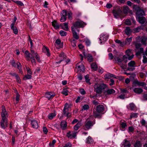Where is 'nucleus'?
<instances>
[{"label": "nucleus", "instance_id": "nucleus-6", "mask_svg": "<svg viewBox=\"0 0 147 147\" xmlns=\"http://www.w3.org/2000/svg\"><path fill=\"white\" fill-rule=\"evenodd\" d=\"M2 119H7L8 116L7 112L6 111L5 107L3 105L2 106V112L1 113Z\"/></svg>", "mask_w": 147, "mask_h": 147}, {"label": "nucleus", "instance_id": "nucleus-49", "mask_svg": "<svg viewBox=\"0 0 147 147\" xmlns=\"http://www.w3.org/2000/svg\"><path fill=\"white\" fill-rule=\"evenodd\" d=\"M146 85L144 82H138V86H144Z\"/></svg>", "mask_w": 147, "mask_h": 147}, {"label": "nucleus", "instance_id": "nucleus-61", "mask_svg": "<svg viewBox=\"0 0 147 147\" xmlns=\"http://www.w3.org/2000/svg\"><path fill=\"white\" fill-rule=\"evenodd\" d=\"M11 64L12 65V66L14 67H16L17 63H16L15 61L14 60H12L11 62Z\"/></svg>", "mask_w": 147, "mask_h": 147}, {"label": "nucleus", "instance_id": "nucleus-33", "mask_svg": "<svg viewBox=\"0 0 147 147\" xmlns=\"http://www.w3.org/2000/svg\"><path fill=\"white\" fill-rule=\"evenodd\" d=\"M81 125V123L80 122L78 123L74 126V128L75 130H77Z\"/></svg>", "mask_w": 147, "mask_h": 147}, {"label": "nucleus", "instance_id": "nucleus-20", "mask_svg": "<svg viewBox=\"0 0 147 147\" xmlns=\"http://www.w3.org/2000/svg\"><path fill=\"white\" fill-rule=\"evenodd\" d=\"M137 15L138 16H142L145 15V13L143 10L140 9L137 11L136 12Z\"/></svg>", "mask_w": 147, "mask_h": 147}, {"label": "nucleus", "instance_id": "nucleus-60", "mask_svg": "<svg viewBox=\"0 0 147 147\" xmlns=\"http://www.w3.org/2000/svg\"><path fill=\"white\" fill-rule=\"evenodd\" d=\"M143 62L144 63H146L147 62V58L146 57L145 55H144L143 56Z\"/></svg>", "mask_w": 147, "mask_h": 147}, {"label": "nucleus", "instance_id": "nucleus-26", "mask_svg": "<svg viewBox=\"0 0 147 147\" xmlns=\"http://www.w3.org/2000/svg\"><path fill=\"white\" fill-rule=\"evenodd\" d=\"M43 51L47 53V55L48 56H49L50 55V53L49 52V50L46 47H44L42 49Z\"/></svg>", "mask_w": 147, "mask_h": 147}, {"label": "nucleus", "instance_id": "nucleus-47", "mask_svg": "<svg viewBox=\"0 0 147 147\" xmlns=\"http://www.w3.org/2000/svg\"><path fill=\"white\" fill-rule=\"evenodd\" d=\"M30 56H33V55L36 56V55H38L37 53L36 52H35L34 50H30Z\"/></svg>", "mask_w": 147, "mask_h": 147}, {"label": "nucleus", "instance_id": "nucleus-1", "mask_svg": "<svg viewBox=\"0 0 147 147\" xmlns=\"http://www.w3.org/2000/svg\"><path fill=\"white\" fill-rule=\"evenodd\" d=\"M127 55H124L122 59L118 57H115L114 59L117 61V63L119 65L121 68L123 69H125L127 68V65L126 63L127 61Z\"/></svg>", "mask_w": 147, "mask_h": 147}, {"label": "nucleus", "instance_id": "nucleus-36", "mask_svg": "<svg viewBox=\"0 0 147 147\" xmlns=\"http://www.w3.org/2000/svg\"><path fill=\"white\" fill-rule=\"evenodd\" d=\"M15 2L17 4L19 5L20 6H23L24 5V4L20 1H15L14 0H11Z\"/></svg>", "mask_w": 147, "mask_h": 147}, {"label": "nucleus", "instance_id": "nucleus-42", "mask_svg": "<svg viewBox=\"0 0 147 147\" xmlns=\"http://www.w3.org/2000/svg\"><path fill=\"white\" fill-rule=\"evenodd\" d=\"M142 43L144 46H146L147 44V42L146 41V39L145 38H143L141 40Z\"/></svg>", "mask_w": 147, "mask_h": 147}, {"label": "nucleus", "instance_id": "nucleus-25", "mask_svg": "<svg viewBox=\"0 0 147 147\" xmlns=\"http://www.w3.org/2000/svg\"><path fill=\"white\" fill-rule=\"evenodd\" d=\"M52 25L56 29H58L59 28V25L56 21L54 20L53 22H52Z\"/></svg>", "mask_w": 147, "mask_h": 147}, {"label": "nucleus", "instance_id": "nucleus-4", "mask_svg": "<svg viewBox=\"0 0 147 147\" xmlns=\"http://www.w3.org/2000/svg\"><path fill=\"white\" fill-rule=\"evenodd\" d=\"M85 24V23L82 21H77L73 24V26H71V28H74V29L77 30L79 32V28L83 27Z\"/></svg>", "mask_w": 147, "mask_h": 147}, {"label": "nucleus", "instance_id": "nucleus-10", "mask_svg": "<svg viewBox=\"0 0 147 147\" xmlns=\"http://www.w3.org/2000/svg\"><path fill=\"white\" fill-rule=\"evenodd\" d=\"M131 50L130 49H128L125 51L126 54L125 55L127 56V59L129 60L132 59L134 57V55L133 54H132L131 55Z\"/></svg>", "mask_w": 147, "mask_h": 147}, {"label": "nucleus", "instance_id": "nucleus-28", "mask_svg": "<svg viewBox=\"0 0 147 147\" xmlns=\"http://www.w3.org/2000/svg\"><path fill=\"white\" fill-rule=\"evenodd\" d=\"M91 68L94 71H96L98 69V66L96 63H92L91 65Z\"/></svg>", "mask_w": 147, "mask_h": 147}, {"label": "nucleus", "instance_id": "nucleus-58", "mask_svg": "<svg viewBox=\"0 0 147 147\" xmlns=\"http://www.w3.org/2000/svg\"><path fill=\"white\" fill-rule=\"evenodd\" d=\"M43 131L45 134H47L48 132V130L46 127H43Z\"/></svg>", "mask_w": 147, "mask_h": 147}, {"label": "nucleus", "instance_id": "nucleus-21", "mask_svg": "<svg viewBox=\"0 0 147 147\" xmlns=\"http://www.w3.org/2000/svg\"><path fill=\"white\" fill-rule=\"evenodd\" d=\"M134 92L138 94H141L143 91V90L140 88H134L133 89Z\"/></svg>", "mask_w": 147, "mask_h": 147}, {"label": "nucleus", "instance_id": "nucleus-38", "mask_svg": "<svg viewBox=\"0 0 147 147\" xmlns=\"http://www.w3.org/2000/svg\"><path fill=\"white\" fill-rule=\"evenodd\" d=\"M113 75L110 74H105L104 76V77L105 79H110L112 77H113Z\"/></svg>", "mask_w": 147, "mask_h": 147}, {"label": "nucleus", "instance_id": "nucleus-44", "mask_svg": "<svg viewBox=\"0 0 147 147\" xmlns=\"http://www.w3.org/2000/svg\"><path fill=\"white\" fill-rule=\"evenodd\" d=\"M135 107L136 106L133 103H131L129 104V108L131 110H134Z\"/></svg>", "mask_w": 147, "mask_h": 147}, {"label": "nucleus", "instance_id": "nucleus-8", "mask_svg": "<svg viewBox=\"0 0 147 147\" xmlns=\"http://www.w3.org/2000/svg\"><path fill=\"white\" fill-rule=\"evenodd\" d=\"M8 121L7 119H2L0 122V125L1 127L3 129H5L8 126Z\"/></svg>", "mask_w": 147, "mask_h": 147}, {"label": "nucleus", "instance_id": "nucleus-63", "mask_svg": "<svg viewBox=\"0 0 147 147\" xmlns=\"http://www.w3.org/2000/svg\"><path fill=\"white\" fill-rule=\"evenodd\" d=\"M28 74H29L31 75L32 74V71L31 69L29 67H27L26 68Z\"/></svg>", "mask_w": 147, "mask_h": 147}, {"label": "nucleus", "instance_id": "nucleus-15", "mask_svg": "<svg viewBox=\"0 0 147 147\" xmlns=\"http://www.w3.org/2000/svg\"><path fill=\"white\" fill-rule=\"evenodd\" d=\"M55 95V94L51 92H47L45 94L46 97L49 100L52 98Z\"/></svg>", "mask_w": 147, "mask_h": 147}, {"label": "nucleus", "instance_id": "nucleus-62", "mask_svg": "<svg viewBox=\"0 0 147 147\" xmlns=\"http://www.w3.org/2000/svg\"><path fill=\"white\" fill-rule=\"evenodd\" d=\"M128 130L129 132H133L134 130V129L132 127H128Z\"/></svg>", "mask_w": 147, "mask_h": 147}, {"label": "nucleus", "instance_id": "nucleus-9", "mask_svg": "<svg viewBox=\"0 0 147 147\" xmlns=\"http://www.w3.org/2000/svg\"><path fill=\"white\" fill-rule=\"evenodd\" d=\"M113 13L114 17L116 18L119 17L122 13L121 11L119 9L113 10Z\"/></svg>", "mask_w": 147, "mask_h": 147}, {"label": "nucleus", "instance_id": "nucleus-14", "mask_svg": "<svg viewBox=\"0 0 147 147\" xmlns=\"http://www.w3.org/2000/svg\"><path fill=\"white\" fill-rule=\"evenodd\" d=\"M108 36L106 34H102L100 38V40L101 41H102L100 42L101 43H102V42H105L108 39Z\"/></svg>", "mask_w": 147, "mask_h": 147}, {"label": "nucleus", "instance_id": "nucleus-53", "mask_svg": "<svg viewBox=\"0 0 147 147\" xmlns=\"http://www.w3.org/2000/svg\"><path fill=\"white\" fill-rule=\"evenodd\" d=\"M25 54L26 55L25 57L26 58H29L30 57V53H29V52L28 51H26L25 52Z\"/></svg>", "mask_w": 147, "mask_h": 147}, {"label": "nucleus", "instance_id": "nucleus-37", "mask_svg": "<svg viewBox=\"0 0 147 147\" xmlns=\"http://www.w3.org/2000/svg\"><path fill=\"white\" fill-rule=\"evenodd\" d=\"M120 125L121 126V127L122 129L125 128V127L127 126L126 122L125 121L123 122H120Z\"/></svg>", "mask_w": 147, "mask_h": 147}, {"label": "nucleus", "instance_id": "nucleus-24", "mask_svg": "<svg viewBox=\"0 0 147 147\" xmlns=\"http://www.w3.org/2000/svg\"><path fill=\"white\" fill-rule=\"evenodd\" d=\"M84 57L85 58L86 57L88 59V61L89 62H91L93 61V59L92 56L90 54H88L86 56L85 54H84Z\"/></svg>", "mask_w": 147, "mask_h": 147}, {"label": "nucleus", "instance_id": "nucleus-29", "mask_svg": "<svg viewBox=\"0 0 147 147\" xmlns=\"http://www.w3.org/2000/svg\"><path fill=\"white\" fill-rule=\"evenodd\" d=\"M123 145L124 147H130L131 146L130 142L126 139L124 140Z\"/></svg>", "mask_w": 147, "mask_h": 147}, {"label": "nucleus", "instance_id": "nucleus-11", "mask_svg": "<svg viewBox=\"0 0 147 147\" xmlns=\"http://www.w3.org/2000/svg\"><path fill=\"white\" fill-rule=\"evenodd\" d=\"M62 14L60 21L61 22H65L66 20V16H67V12L66 11H63L62 12Z\"/></svg>", "mask_w": 147, "mask_h": 147}, {"label": "nucleus", "instance_id": "nucleus-40", "mask_svg": "<svg viewBox=\"0 0 147 147\" xmlns=\"http://www.w3.org/2000/svg\"><path fill=\"white\" fill-rule=\"evenodd\" d=\"M56 115V114L55 113H50L48 117L49 119H52L53 118L55 117Z\"/></svg>", "mask_w": 147, "mask_h": 147}, {"label": "nucleus", "instance_id": "nucleus-50", "mask_svg": "<svg viewBox=\"0 0 147 147\" xmlns=\"http://www.w3.org/2000/svg\"><path fill=\"white\" fill-rule=\"evenodd\" d=\"M56 142V141L55 140H53L51 142H50L49 144V146L50 147H53L54 145Z\"/></svg>", "mask_w": 147, "mask_h": 147}, {"label": "nucleus", "instance_id": "nucleus-19", "mask_svg": "<svg viewBox=\"0 0 147 147\" xmlns=\"http://www.w3.org/2000/svg\"><path fill=\"white\" fill-rule=\"evenodd\" d=\"M124 31L125 34L129 36L132 32V30L130 29L129 27H126Z\"/></svg>", "mask_w": 147, "mask_h": 147}, {"label": "nucleus", "instance_id": "nucleus-5", "mask_svg": "<svg viewBox=\"0 0 147 147\" xmlns=\"http://www.w3.org/2000/svg\"><path fill=\"white\" fill-rule=\"evenodd\" d=\"M107 88L106 84H100L95 89V91L98 93H101L102 90L105 89Z\"/></svg>", "mask_w": 147, "mask_h": 147}, {"label": "nucleus", "instance_id": "nucleus-34", "mask_svg": "<svg viewBox=\"0 0 147 147\" xmlns=\"http://www.w3.org/2000/svg\"><path fill=\"white\" fill-rule=\"evenodd\" d=\"M129 11V8L128 6H126L123 7V11L125 14L127 13Z\"/></svg>", "mask_w": 147, "mask_h": 147}, {"label": "nucleus", "instance_id": "nucleus-2", "mask_svg": "<svg viewBox=\"0 0 147 147\" xmlns=\"http://www.w3.org/2000/svg\"><path fill=\"white\" fill-rule=\"evenodd\" d=\"M104 110L105 107L103 105H98L96 108V111H93V116L96 118H101V115L100 114H102Z\"/></svg>", "mask_w": 147, "mask_h": 147}, {"label": "nucleus", "instance_id": "nucleus-43", "mask_svg": "<svg viewBox=\"0 0 147 147\" xmlns=\"http://www.w3.org/2000/svg\"><path fill=\"white\" fill-rule=\"evenodd\" d=\"M140 142L139 141H137L134 144V146L135 147H140Z\"/></svg>", "mask_w": 147, "mask_h": 147}, {"label": "nucleus", "instance_id": "nucleus-31", "mask_svg": "<svg viewBox=\"0 0 147 147\" xmlns=\"http://www.w3.org/2000/svg\"><path fill=\"white\" fill-rule=\"evenodd\" d=\"M134 44L137 49L139 48L142 46V45L140 43L137 42H134Z\"/></svg>", "mask_w": 147, "mask_h": 147}, {"label": "nucleus", "instance_id": "nucleus-55", "mask_svg": "<svg viewBox=\"0 0 147 147\" xmlns=\"http://www.w3.org/2000/svg\"><path fill=\"white\" fill-rule=\"evenodd\" d=\"M137 117V114L136 113H132L130 115V117Z\"/></svg>", "mask_w": 147, "mask_h": 147}, {"label": "nucleus", "instance_id": "nucleus-16", "mask_svg": "<svg viewBox=\"0 0 147 147\" xmlns=\"http://www.w3.org/2000/svg\"><path fill=\"white\" fill-rule=\"evenodd\" d=\"M68 111L69 109H64L63 111V115L67 118L70 117L71 115V114L69 113Z\"/></svg>", "mask_w": 147, "mask_h": 147}, {"label": "nucleus", "instance_id": "nucleus-27", "mask_svg": "<svg viewBox=\"0 0 147 147\" xmlns=\"http://www.w3.org/2000/svg\"><path fill=\"white\" fill-rule=\"evenodd\" d=\"M59 56L60 57L63 58V59H61L58 62H56V63H60L62 61L66 59L65 58V56L64 55V53L63 52L60 53Z\"/></svg>", "mask_w": 147, "mask_h": 147}, {"label": "nucleus", "instance_id": "nucleus-64", "mask_svg": "<svg viewBox=\"0 0 147 147\" xmlns=\"http://www.w3.org/2000/svg\"><path fill=\"white\" fill-rule=\"evenodd\" d=\"M71 143L69 142L65 144L63 147H71Z\"/></svg>", "mask_w": 147, "mask_h": 147}, {"label": "nucleus", "instance_id": "nucleus-17", "mask_svg": "<svg viewBox=\"0 0 147 147\" xmlns=\"http://www.w3.org/2000/svg\"><path fill=\"white\" fill-rule=\"evenodd\" d=\"M115 92V91L113 89H110L104 92V94L105 95L107 94H111L114 93Z\"/></svg>", "mask_w": 147, "mask_h": 147}, {"label": "nucleus", "instance_id": "nucleus-52", "mask_svg": "<svg viewBox=\"0 0 147 147\" xmlns=\"http://www.w3.org/2000/svg\"><path fill=\"white\" fill-rule=\"evenodd\" d=\"M79 91L80 93L82 95H84L86 94V92L83 88H80Z\"/></svg>", "mask_w": 147, "mask_h": 147}, {"label": "nucleus", "instance_id": "nucleus-18", "mask_svg": "<svg viewBox=\"0 0 147 147\" xmlns=\"http://www.w3.org/2000/svg\"><path fill=\"white\" fill-rule=\"evenodd\" d=\"M71 30L74 38L76 40L78 39L79 38V36L76 32V31H77V30L74 29V28H71Z\"/></svg>", "mask_w": 147, "mask_h": 147}, {"label": "nucleus", "instance_id": "nucleus-22", "mask_svg": "<svg viewBox=\"0 0 147 147\" xmlns=\"http://www.w3.org/2000/svg\"><path fill=\"white\" fill-rule=\"evenodd\" d=\"M61 129L63 130H65L66 129L67 126V122L65 121H63L61 123Z\"/></svg>", "mask_w": 147, "mask_h": 147}, {"label": "nucleus", "instance_id": "nucleus-45", "mask_svg": "<svg viewBox=\"0 0 147 147\" xmlns=\"http://www.w3.org/2000/svg\"><path fill=\"white\" fill-rule=\"evenodd\" d=\"M125 24L127 25H130L131 24V21L129 19H127L125 22Z\"/></svg>", "mask_w": 147, "mask_h": 147}, {"label": "nucleus", "instance_id": "nucleus-56", "mask_svg": "<svg viewBox=\"0 0 147 147\" xmlns=\"http://www.w3.org/2000/svg\"><path fill=\"white\" fill-rule=\"evenodd\" d=\"M31 75L29 74L26 75L25 76L24 78L25 79V80L30 79L32 77Z\"/></svg>", "mask_w": 147, "mask_h": 147}, {"label": "nucleus", "instance_id": "nucleus-39", "mask_svg": "<svg viewBox=\"0 0 147 147\" xmlns=\"http://www.w3.org/2000/svg\"><path fill=\"white\" fill-rule=\"evenodd\" d=\"M77 133V132L76 131H73L72 132L70 136H69V138H75L76 136V134Z\"/></svg>", "mask_w": 147, "mask_h": 147}, {"label": "nucleus", "instance_id": "nucleus-13", "mask_svg": "<svg viewBox=\"0 0 147 147\" xmlns=\"http://www.w3.org/2000/svg\"><path fill=\"white\" fill-rule=\"evenodd\" d=\"M80 63H79L76 65V66L78 67V70L80 72H83L84 70V66L82 64L80 65Z\"/></svg>", "mask_w": 147, "mask_h": 147}, {"label": "nucleus", "instance_id": "nucleus-46", "mask_svg": "<svg viewBox=\"0 0 147 147\" xmlns=\"http://www.w3.org/2000/svg\"><path fill=\"white\" fill-rule=\"evenodd\" d=\"M59 34L61 36H66L67 33L66 32L61 30L59 32Z\"/></svg>", "mask_w": 147, "mask_h": 147}, {"label": "nucleus", "instance_id": "nucleus-59", "mask_svg": "<svg viewBox=\"0 0 147 147\" xmlns=\"http://www.w3.org/2000/svg\"><path fill=\"white\" fill-rule=\"evenodd\" d=\"M83 108L84 110H87L89 109V106L88 105H85L83 106Z\"/></svg>", "mask_w": 147, "mask_h": 147}, {"label": "nucleus", "instance_id": "nucleus-3", "mask_svg": "<svg viewBox=\"0 0 147 147\" xmlns=\"http://www.w3.org/2000/svg\"><path fill=\"white\" fill-rule=\"evenodd\" d=\"M95 123L94 121H91L90 120V117H89L85 121L84 125L83 126V128L86 131L88 130L91 129Z\"/></svg>", "mask_w": 147, "mask_h": 147}, {"label": "nucleus", "instance_id": "nucleus-57", "mask_svg": "<svg viewBox=\"0 0 147 147\" xmlns=\"http://www.w3.org/2000/svg\"><path fill=\"white\" fill-rule=\"evenodd\" d=\"M89 76L88 75H87L85 76L86 81L87 83H89L90 80L89 79Z\"/></svg>", "mask_w": 147, "mask_h": 147}, {"label": "nucleus", "instance_id": "nucleus-54", "mask_svg": "<svg viewBox=\"0 0 147 147\" xmlns=\"http://www.w3.org/2000/svg\"><path fill=\"white\" fill-rule=\"evenodd\" d=\"M141 27H138L134 29V30L135 32H140L141 30Z\"/></svg>", "mask_w": 147, "mask_h": 147}, {"label": "nucleus", "instance_id": "nucleus-12", "mask_svg": "<svg viewBox=\"0 0 147 147\" xmlns=\"http://www.w3.org/2000/svg\"><path fill=\"white\" fill-rule=\"evenodd\" d=\"M138 21L139 23L141 24H144L145 23L147 22L146 18L143 16L138 17Z\"/></svg>", "mask_w": 147, "mask_h": 147}, {"label": "nucleus", "instance_id": "nucleus-7", "mask_svg": "<svg viewBox=\"0 0 147 147\" xmlns=\"http://www.w3.org/2000/svg\"><path fill=\"white\" fill-rule=\"evenodd\" d=\"M129 67L127 70L129 71H133L135 69V67L136 66L135 62L134 61H131L128 64Z\"/></svg>", "mask_w": 147, "mask_h": 147}, {"label": "nucleus", "instance_id": "nucleus-32", "mask_svg": "<svg viewBox=\"0 0 147 147\" xmlns=\"http://www.w3.org/2000/svg\"><path fill=\"white\" fill-rule=\"evenodd\" d=\"M62 28L65 31L68 30L69 29L68 24L66 23H64L63 26H62Z\"/></svg>", "mask_w": 147, "mask_h": 147}, {"label": "nucleus", "instance_id": "nucleus-41", "mask_svg": "<svg viewBox=\"0 0 147 147\" xmlns=\"http://www.w3.org/2000/svg\"><path fill=\"white\" fill-rule=\"evenodd\" d=\"M132 37H130L128 38H127L126 39L125 42L127 44L129 45L130 44V42L132 41Z\"/></svg>", "mask_w": 147, "mask_h": 147}, {"label": "nucleus", "instance_id": "nucleus-23", "mask_svg": "<svg viewBox=\"0 0 147 147\" xmlns=\"http://www.w3.org/2000/svg\"><path fill=\"white\" fill-rule=\"evenodd\" d=\"M31 125L32 127L34 128L37 129L38 127L37 122L36 120H33L31 121Z\"/></svg>", "mask_w": 147, "mask_h": 147}, {"label": "nucleus", "instance_id": "nucleus-35", "mask_svg": "<svg viewBox=\"0 0 147 147\" xmlns=\"http://www.w3.org/2000/svg\"><path fill=\"white\" fill-rule=\"evenodd\" d=\"M11 29L12 30L13 33L15 34H17L18 33V30L16 26H13V27H11Z\"/></svg>", "mask_w": 147, "mask_h": 147}, {"label": "nucleus", "instance_id": "nucleus-30", "mask_svg": "<svg viewBox=\"0 0 147 147\" xmlns=\"http://www.w3.org/2000/svg\"><path fill=\"white\" fill-rule=\"evenodd\" d=\"M93 140L92 138L89 136L86 139V143L88 144H92L93 143Z\"/></svg>", "mask_w": 147, "mask_h": 147}, {"label": "nucleus", "instance_id": "nucleus-51", "mask_svg": "<svg viewBox=\"0 0 147 147\" xmlns=\"http://www.w3.org/2000/svg\"><path fill=\"white\" fill-rule=\"evenodd\" d=\"M68 91L66 89H63V91L62 92V93L65 96L68 95Z\"/></svg>", "mask_w": 147, "mask_h": 147}, {"label": "nucleus", "instance_id": "nucleus-48", "mask_svg": "<svg viewBox=\"0 0 147 147\" xmlns=\"http://www.w3.org/2000/svg\"><path fill=\"white\" fill-rule=\"evenodd\" d=\"M76 42L74 39H73L71 41V45L73 47H75L76 46Z\"/></svg>", "mask_w": 147, "mask_h": 147}]
</instances>
